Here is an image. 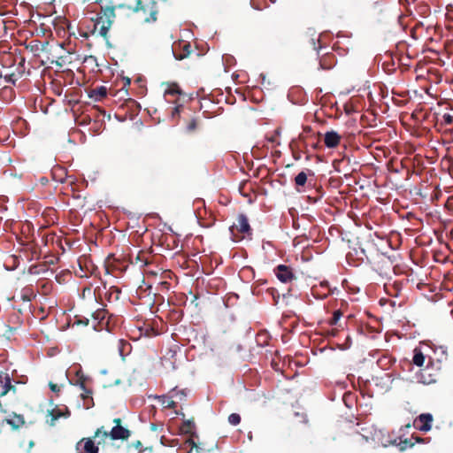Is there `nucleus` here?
Returning <instances> with one entry per match:
<instances>
[{
  "mask_svg": "<svg viewBox=\"0 0 453 453\" xmlns=\"http://www.w3.org/2000/svg\"><path fill=\"white\" fill-rule=\"evenodd\" d=\"M238 189L240 194L248 199V203H252L253 199L256 197V195L253 192V184L250 180L242 181L239 184Z\"/></svg>",
  "mask_w": 453,
  "mask_h": 453,
  "instance_id": "nucleus-9",
  "label": "nucleus"
},
{
  "mask_svg": "<svg viewBox=\"0 0 453 453\" xmlns=\"http://www.w3.org/2000/svg\"><path fill=\"white\" fill-rule=\"evenodd\" d=\"M88 319L83 318V319H77L75 323L77 325H82V326H88Z\"/></svg>",
  "mask_w": 453,
  "mask_h": 453,
  "instance_id": "nucleus-43",
  "label": "nucleus"
},
{
  "mask_svg": "<svg viewBox=\"0 0 453 453\" xmlns=\"http://www.w3.org/2000/svg\"><path fill=\"white\" fill-rule=\"evenodd\" d=\"M228 422L233 426H237L241 422V416L237 413H232L228 416Z\"/></svg>",
  "mask_w": 453,
  "mask_h": 453,
  "instance_id": "nucleus-31",
  "label": "nucleus"
},
{
  "mask_svg": "<svg viewBox=\"0 0 453 453\" xmlns=\"http://www.w3.org/2000/svg\"><path fill=\"white\" fill-rule=\"evenodd\" d=\"M194 438H196V436H190V438L187 439L185 443L190 446L191 449H196L197 452L200 451L201 448L200 446L195 441Z\"/></svg>",
  "mask_w": 453,
  "mask_h": 453,
  "instance_id": "nucleus-32",
  "label": "nucleus"
},
{
  "mask_svg": "<svg viewBox=\"0 0 453 453\" xmlns=\"http://www.w3.org/2000/svg\"><path fill=\"white\" fill-rule=\"evenodd\" d=\"M107 314L108 311L105 309H97L91 313V316L95 320H98V322L101 323L106 318Z\"/></svg>",
  "mask_w": 453,
  "mask_h": 453,
  "instance_id": "nucleus-27",
  "label": "nucleus"
},
{
  "mask_svg": "<svg viewBox=\"0 0 453 453\" xmlns=\"http://www.w3.org/2000/svg\"><path fill=\"white\" fill-rule=\"evenodd\" d=\"M49 45L48 42H40L37 40L32 41L27 48H30L31 51L35 54H38L40 51H44L46 47Z\"/></svg>",
  "mask_w": 453,
  "mask_h": 453,
  "instance_id": "nucleus-18",
  "label": "nucleus"
},
{
  "mask_svg": "<svg viewBox=\"0 0 453 453\" xmlns=\"http://www.w3.org/2000/svg\"><path fill=\"white\" fill-rule=\"evenodd\" d=\"M49 387L52 392L58 393L60 391V387L51 381L49 383Z\"/></svg>",
  "mask_w": 453,
  "mask_h": 453,
  "instance_id": "nucleus-42",
  "label": "nucleus"
},
{
  "mask_svg": "<svg viewBox=\"0 0 453 453\" xmlns=\"http://www.w3.org/2000/svg\"><path fill=\"white\" fill-rule=\"evenodd\" d=\"M334 319H335V320L338 319V316H337L336 312L334 313Z\"/></svg>",
  "mask_w": 453,
  "mask_h": 453,
  "instance_id": "nucleus-50",
  "label": "nucleus"
},
{
  "mask_svg": "<svg viewBox=\"0 0 453 453\" xmlns=\"http://www.w3.org/2000/svg\"><path fill=\"white\" fill-rule=\"evenodd\" d=\"M413 353H414L413 357H412L413 364L417 366H422L424 365L425 359H426L424 354L418 348L414 349Z\"/></svg>",
  "mask_w": 453,
  "mask_h": 453,
  "instance_id": "nucleus-23",
  "label": "nucleus"
},
{
  "mask_svg": "<svg viewBox=\"0 0 453 453\" xmlns=\"http://www.w3.org/2000/svg\"><path fill=\"white\" fill-rule=\"evenodd\" d=\"M132 446L136 449L140 453L143 452L146 449L142 448V444L140 441H134Z\"/></svg>",
  "mask_w": 453,
  "mask_h": 453,
  "instance_id": "nucleus-41",
  "label": "nucleus"
},
{
  "mask_svg": "<svg viewBox=\"0 0 453 453\" xmlns=\"http://www.w3.org/2000/svg\"><path fill=\"white\" fill-rule=\"evenodd\" d=\"M34 446H35V441L33 440L29 441L28 448H27V451L29 452Z\"/></svg>",
  "mask_w": 453,
  "mask_h": 453,
  "instance_id": "nucleus-45",
  "label": "nucleus"
},
{
  "mask_svg": "<svg viewBox=\"0 0 453 453\" xmlns=\"http://www.w3.org/2000/svg\"><path fill=\"white\" fill-rule=\"evenodd\" d=\"M80 35L82 36V37H85V38H88V34L87 32H81Z\"/></svg>",
  "mask_w": 453,
  "mask_h": 453,
  "instance_id": "nucleus-47",
  "label": "nucleus"
},
{
  "mask_svg": "<svg viewBox=\"0 0 453 453\" xmlns=\"http://www.w3.org/2000/svg\"><path fill=\"white\" fill-rule=\"evenodd\" d=\"M2 77H3V76H2V74L0 73V79H1ZM1 86H2V84L0 83V87H1Z\"/></svg>",
  "mask_w": 453,
  "mask_h": 453,
  "instance_id": "nucleus-51",
  "label": "nucleus"
},
{
  "mask_svg": "<svg viewBox=\"0 0 453 453\" xmlns=\"http://www.w3.org/2000/svg\"><path fill=\"white\" fill-rule=\"evenodd\" d=\"M115 7L101 6L94 23L92 35L97 33L105 41H108V33L115 19Z\"/></svg>",
  "mask_w": 453,
  "mask_h": 453,
  "instance_id": "nucleus-1",
  "label": "nucleus"
},
{
  "mask_svg": "<svg viewBox=\"0 0 453 453\" xmlns=\"http://www.w3.org/2000/svg\"><path fill=\"white\" fill-rule=\"evenodd\" d=\"M135 13L140 14L145 23L156 22L158 14L157 0H136Z\"/></svg>",
  "mask_w": 453,
  "mask_h": 453,
  "instance_id": "nucleus-2",
  "label": "nucleus"
},
{
  "mask_svg": "<svg viewBox=\"0 0 453 453\" xmlns=\"http://www.w3.org/2000/svg\"><path fill=\"white\" fill-rule=\"evenodd\" d=\"M191 46L189 43H185L183 45V51L184 53L183 54H180V55H176L174 53V56H175V58L176 59H179V60H181L183 59L184 58H187L190 53H191Z\"/></svg>",
  "mask_w": 453,
  "mask_h": 453,
  "instance_id": "nucleus-30",
  "label": "nucleus"
},
{
  "mask_svg": "<svg viewBox=\"0 0 453 453\" xmlns=\"http://www.w3.org/2000/svg\"><path fill=\"white\" fill-rule=\"evenodd\" d=\"M433 381H434V380H433V379H429V380H422V382H423V383H425V384H429V383H431V382H433Z\"/></svg>",
  "mask_w": 453,
  "mask_h": 453,
  "instance_id": "nucleus-46",
  "label": "nucleus"
},
{
  "mask_svg": "<svg viewBox=\"0 0 453 453\" xmlns=\"http://www.w3.org/2000/svg\"><path fill=\"white\" fill-rule=\"evenodd\" d=\"M266 296L268 298L273 300V304L277 305L279 303L280 295L276 288H270L266 290Z\"/></svg>",
  "mask_w": 453,
  "mask_h": 453,
  "instance_id": "nucleus-26",
  "label": "nucleus"
},
{
  "mask_svg": "<svg viewBox=\"0 0 453 453\" xmlns=\"http://www.w3.org/2000/svg\"><path fill=\"white\" fill-rule=\"evenodd\" d=\"M6 423L13 429H18L25 424L23 415L13 413L10 418L5 419Z\"/></svg>",
  "mask_w": 453,
  "mask_h": 453,
  "instance_id": "nucleus-14",
  "label": "nucleus"
},
{
  "mask_svg": "<svg viewBox=\"0 0 453 453\" xmlns=\"http://www.w3.org/2000/svg\"><path fill=\"white\" fill-rule=\"evenodd\" d=\"M434 418L430 413H423L413 421V426L421 432H428L432 428Z\"/></svg>",
  "mask_w": 453,
  "mask_h": 453,
  "instance_id": "nucleus-5",
  "label": "nucleus"
},
{
  "mask_svg": "<svg viewBox=\"0 0 453 453\" xmlns=\"http://www.w3.org/2000/svg\"><path fill=\"white\" fill-rule=\"evenodd\" d=\"M195 426V422L193 420L187 419L182 423L180 429L183 434H189L190 436L197 437V434L193 431Z\"/></svg>",
  "mask_w": 453,
  "mask_h": 453,
  "instance_id": "nucleus-17",
  "label": "nucleus"
},
{
  "mask_svg": "<svg viewBox=\"0 0 453 453\" xmlns=\"http://www.w3.org/2000/svg\"><path fill=\"white\" fill-rule=\"evenodd\" d=\"M272 366L275 371L280 372V373H283V370L280 367V364L276 362L275 360L272 361Z\"/></svg>",
  "mask_w": 453,
  "mask_h": 453,
  "instance_id": "nucleus-44",
  "label": "nucleus"
},
{
  "mask_svg": "<svg viewBox=\"0 0 453 453\" xmlns=\"http://www.w3.org/2000/svg\"><path fill=\"white\" fill-rule=\"evenodd\" d=\"M88 96L95 101H101L107 96V88L104 86L96 87L90 90Z\"/></svg>",
  "mask_w": 453,
  "mask_h": 453,
  "instance_id": "nucleus-15",
  "label": "nucleus"
},
{
  "mask_svg": "<svg viewBox=\"0 0 453 453\" xmlns=\"http://www.w3.org/2000/svg\"><path fill=\"white\" fill-rule=\"evenodd\" d=\"M19 77H18V74L17 73H12L10 74H6L4 76V80L7 83H12V84H15L17 80L19 79Z\"/></svg>",
  "mask_w": 453,
  "mask_h": 453,
  "instance_id": "nucleus-33",
  "label": "nucleus"
},
{
  "mask_svg": "<svg viewBox=\"0 0 453 453\" xmlns=\"http://www.w3.org/2000/svg\"><path fill=\"white\" fill-rule=\"evenodd\" d=\"M276 276L277 278L281 281L283 282V264L282 265H279L276 269Z\"/></svg>",
  "mask_w": 453,
  "mask_h": 453,
  "instance_id": "nucleus-39",
  "label": "nucleus"
},
{
  "mask_svg": "<svg viewBox=\"0 0 453 453\" xmlns=\"http://www.w3.org/2000/svg\"><path fill=\"white\" fill-rule=\"evenodd\" d=\"M120 293V289L118 287L113 286L105 293V297L109 302L118 301L119 299Z\"/></svg>",
  "mask_w": 453,
  "mask_h": 453,
  "instance_id": "nucleus-21",
  "label": "nucleus"
},
{
  "mask_svg": "<svg viewBox=\"0 0 453 453\" xmlns=\"http://www.w3.org/2000/svg\"><path fill=\"white\" fill-rule=\"evenodd\" d=\"M13 62L17 63V67L14 73H17L18 77H22L26 72V59L24 57L19 55L13 57Z\"/></svg>",
  "mask_w": 453,
  "mask_h": 453,
  "instance_id": "nucleus-16",
  "label": "nucleus"
},
{
  "mask_svg": "<svg viewBox=\"0 0 453 453\" xmlns=\"http://www.w3.org/2000/svg\"><path fill=\"white\" fill-rule=\"evenodd\" d=\"M93 390H85L81 394V397L83 400V405L85 409H90L94 406V400L92 397Z\"/></svg>",
  "mask_w": 453,
  "mask_h": 453,
  "instance_id": "nucleus-19",
  "label": "nucleus"
},
{
  "mask_svg": "<svg viewBox=\"0 0 453 453\" xmlns=\"http://www.w3.org/2000/svg\"><path fill=\"white\" fill-rule=\"evenodd\" d=\"M281 127H278L265 135L267 149H275L280 145Z\"/></svg>",
  "mask_w": 453,
  "mask_h": 453,
  "instance_id": "nucleus-8",
  "label": "nucleus"
},
{
  "mask_svg": "<svg viewBox=\"0 0 453 453\" xmlns=\"http://www.w3.org/2000/svg\"><path fill=\"white\" fill-rule=\"evenodd\" d=\"M76 453H98L99 448L92 438H82L75 445Z\"/></svg>",
  "mask_w": 453,
  "mask_h": 453,
  "instance_id": "nucleus-6",
  "label": "nucleus"
},
{
  "mask_svg": "<svg viewBox=\"0 0 453 453\" xmlns=\"http://www.w3.org/2000/svg\"><path fill=\"white\" fill-rule=\"evenodd\" d=\"M307 175L304 172L299 173L295 178V182L296 186H303L306 183Z\"/></svg>",
  "mask_w": 453,
  "mask_h": 453,
  "instance_id": "nucleus-29",
  "label": "nucleus"
},
{
  "mask_svg": "<svg viewBox=\"0 0 453 453\" xmlns=\"http://www.w3.org/2000/svg\"><path fill=\"white\" fill-rule=\"evenodd\" d=\"M71 415V411L67 407H65L64 410L59 409L58 406H55L53 409L48 411L47 416L50 417V419H47V424L50 426H54L56 425V421L60 418H69Z\"/></svg>",
  "mask_w": 453,
  "mask_h": 453,
  "instance_id": "nucleus-7",
  "label": "nucleus"
},
{
  "mask_svg": "<svg viewBox=\"0 0 453 453\" xmlns=\"http://www.w3.org/2000/svg\"><path fill=\"white\" fill-rule=\"evenodd\" d=\"M77 380L76 385L80 387V388L82 390V392L85 390L92 389L89 386L91 380L83 374L80 376L79 373H77Z\"/></svg>",
  "mask_w": 453,
  "mask_h": 453,
  "instance_id": "nucleus-20",
  "label": "nucleus"
},
{
  "mask_svg": "<svg viewBox=\"0 0 453 453\" xmlns=\"http://www.w3.org/2000/svg\"><path fill=\"white\" fill-rule=\"evenodd\" d=\"M230 230L234 235L235 234V231L242 234L238 238V240L244 238L245 235L250 236L251 234V228L250 226L249 220L243 214H240L237 217V223L231 226Z\"/></svg>",
  "mask_w": 453,
  "mask_h": 453,
  "instance_id": "nucleus-3",
  "label": "nucleus"
},
{
  "mask_svg": "<svg viewBox=\"0 0 453 453\" xmlns=\"http://www.w3.org/2000/svg\"><path fill=\"white\" fill-rule=\"evenodd\" d=\"M270 2H271L272 4H275V3L277 2V0H270Z\"/></svg>",
  "mask_w": 453,
  "mask_h": 453,
  "instance_id": "nucleus-49",
  "label": "nucleus"
},
{
  "mask_svg": "<svg viewBox=\"0 0 453 453\" xmlns=\"http://www.w3.org/2000/svg\"><path fill=\"white\" fill-rule=\"evenodd\" d=\"M182 95V91L176 83H167V88L165 89L164 96L167 101H171L170 97H176Z\"/></svg>",
  "mask_w": 453,
  "mask_h": 453,
  "instance_id": "nucleus-13",
  "label": "nucleus"
},
{
  "mask_svg": "<svg viewBox=\"0 0 453 453\" xmlns=\"http://www.w3.org/2000/svg\"><path fill=\"white\" fill-rule=\"evenodd\" d=\"M197 126H198L197 119H191L188 121V125H187V130L188 132H194L195 130H196Z\"/></svg>",
  "mask_w": 453,
  "mask_h": 453,
  "instance_id": "nucleus-36",
  "label": "nucleus"
},
{
  "mask_svg": "<svg viewBox=\"0 0 453 453\" xmlns=\"http://www.w3.org/2000/svg\"><path fill=\"white\" fill-rule=\"evenodd\" d=\"M416 441L420 442V441H423V440L421 438H419V437H417L416 438Z\"/></svg>",
  "mask_w": 453,
  "mask_h": 453,
  "instance_id": "nucleus-48",
  "label": "nucleus"
},
{
  "mask_svg": "<svg viewBox=\"0 0 453 453\" xmlns=\"http://www.w3.org/2000/svg\"><path fill=\"white\" fill-rule=\"evenodd\" d=\"M342 140V136L335 131H327L324 135L325 145L329 149L336 148Z\"/></svg>",
  "mask_w": 453,
  "mask_h": 453,
  "instance_id": "nucleus-10",
  "label": "nucleus"
},
{
  "mask_svg": "<svg viewBox=\"0 0 453 453\" xmlns=\"http://www.w3.org/2000/svg\"><path fill=\"white\" fill-rule=\"evenodd\" d=\"M442 122L445 125H451L453 123V116L449 113H444L442 115Z\"/></svg>",
  "mask_w": 453,
  "mask_h": 453,
  "instance_id": "nucleus-38",
  "label": "nucleus"
},
{
  "mask_svg": "<svg viewBox=\"0 0 453 453\" xmlns=\"http://www.w3.org/2000/svg\"><path fill=\"white\" fill-rule=\"evenodd\" d=\"M270 335L266 331H260L256 336V342L259 346H265L269 343Z\"/></svg>",
  "mask_w": 453,
  "mask_h": 453,
  "instance_id": "nucleus-24",
  "label": "nucleus"
},
{
  "mask_svg": "<svg viewBox=\"0 0 453 453\" xmlns=\"http://www.w3.org/2000/svg\"><path fill=\"white\" fill-rule=\"evenodd\" d=\"M160 399L165 408L174 409L177 406V403L173 401L172 398L163 395L160 397Z\"/></svg>",
  "mask_w": 453,
  "mask_h": 453,
  "instance_id": "nucleus-28",
  "label": "nucleus"
},
{
  "mask_svg": "<svg viewBox=\"0 0 453 453\" xmlns=\"http://www.w3.org/2000/svg\"><path fill=\"white\" fill-rule=\"evenodd\" d=\"M110 437V432L104 429V426L97 428L94 434L93 438H98L97 445H100L105 441V440Z\"/></svg>",
  "mask_w": 453,
  "mask_h": 453,
  "instance_id": "nucleus-22",
  "label": "nucleus"
},
{
  "mask_svg": "<svg viewBox=\"0 0 453 453\" xmlns=\"http://www.w3.org/2000/svg\"><path fill=\"white\" fill-rule=\"evenodd\" d=\"M280 176H281L280 173L276 174L275 176H274V173H273V176L271 177L270 181H268V188H271L272 190L275 189V190L280 191L281 182L278 178H280Z\"/></svg>",
  "mask_w": 453,
  "mask_h": 453,
  "instance_id": "nucleus-25",
  "label": "nucleus"
},
{
  "mask_svg": "<svg viewBox=\"0 0 453 453\" xmlns=\"http://www.w3.org/2000/svg\"><path fill=\"white\" fill-rule=\"evenodd\" d=\"M182 108L181 105L178 104L176 105L173 111H172V118L174 119L176 117H179L180 109Z\"/></svg>",
  "mask_w": 453,
  "mask_h": 453,
  "instance_id": "nucleus-40",
  "label": "nucleus"
},
{
  "mask_svg": "<svg viewBox=\"0 0 453 453\" xmlns=\"http://www.w3.org/2000/svg\"><path fill=\"white\" fill-rule=\"evenodd\" d=\"M277 148L278 147H275V149H270L271 157H273L274 163H277V161L280 160L281 157V151Z\"/></svg>",
  "mask_w": 453,
  "mask_h": 453,
  "instance_id": "nucleus-35",
  "label": "nucleus"
},
{
  "mask_svg": "<svg viewBox=\"0 0 453 453\" xmlns=\"http://www.w3.org/2000/svg\"><path fill=\"white\" fill-rule=\"evenodd\" d=\"M135 5L136 0H125L123 3L116 5H108V7H115V10L118 9L122 11L124 14L130 15L132 13H135Z\"/></svg>",
  "mask_w": 453,
  "mask_h": 453,
  "instance_id": "nucleus-11",
  "label": "nucleus"
},
{
  "mask_svg": "<svg viewBox=\"0 0 453 453\" xmlns=\"http://www.w3.org/2000/svg\"><path fill=\"white\" fill-rule=\"evenodd\" d=\"M25 250L30 252V255L27 256L28 260H38L41 257V249L34 242H27L25 244Z\"/></svg>",
  "mask_w": 453,
  "mask_h": 453,
  "instance_id": "nucleus-12",
  "label": "nucleus"
},
{
  "mask_svg": "<svg viewBox=\"0 0 453 453\" xmlns=\"http://www.w3.org/2000/svg\"><path fill=\"white\" fill-rule=\"evenodd\" d=\"M115 426L110 431V438L115 440H127L131 435V431L121 426V419L116 418L113 419Z\"/></svg>",
  "mask_w": 453,
  "mask_h": 453,
  "instance_id": "nucleus-4",
  "label": "nucleus"
},
{
  "mask_svg": "<svg viewBox=\"0 0 453 453\" xmlns=\"http://www.w3.org/2000/svg\"><path fill=\"white\" fill-rule=\"evenodd\" d=\"M284 276H285V284L288 281H291L294 279V275H293L291 270L289 268H288L287 266H285Z\"/></svg>",
  "mask_w": 453,
  "mask_h": 453,
  "instance_id": "nucleus-37",
  "label": "nucleus"
},
{
  "mask_svg": "<svg viewBox=\"0 0 453 453\" xmlns=\"http://www.w3.org/2000/svg\"><path fill=\"white\" fill-rule=\"evenodd\" d=\"M186 396H187V395L185 393V390L173 389V395H172V397H176L180 401H183V400H185Z\"/></svg>",
  "mask_w": 453,
  "mask_h": 453,
  "instance_id": "nucleus-34",
  "label": "nucleus"
}]
</instances>
